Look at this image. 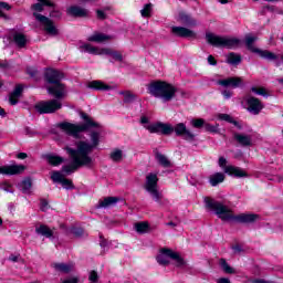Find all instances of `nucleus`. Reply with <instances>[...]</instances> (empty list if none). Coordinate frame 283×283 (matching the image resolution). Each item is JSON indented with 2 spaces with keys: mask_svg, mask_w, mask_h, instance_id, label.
<instances>
[{
  "mask_svg": "<svg viewBox=\"0 0 283 283\" xmlns=\"http://www.w3.org/2000/svg\"><path fill=\"white\" fill-rule=\"evenodd\" d=\"M190 123L196 129H200V127H205L206 125V122L202 118L192 119Z\"/></svg>",
  "mask_w": 283,
  "mask_h": 283,
  "instance_id": "79ce46f5",
  "label": "nucleus"
},
{
  "mask_svg": "<svg viewBox=\"0 0 283 283\" xmlns=\"http://www.w3.org/2000/svg\"><path fill=\"white\" fill-rule=\"evenodd\" d=\"M156 159H157V161L159 163V165H161V167H166V168L171 167V161H169V159L167 158V156H165V155L158 153V154L156 155Z\"/></svg>",
  "mask_w": 283,
  "mask_h": 283,
  "instance_id": "58836bf2",
  "label": "nucleus"
},
{
  "mask_svg": "<svg viewBox=\"0 0 283 283\" xmlns=\"http://www.w3.org/2000/svg\"><path fill=\"white\" fill-rule=\"evenodd\" d=\"M10 67V64L8 62H0V70H8Z\"/></svg>",
  "mask_w": 283,
  "mask_h": 283,
  "instance_id": "0e129e2a",
  "label": "nucleus"
},
{
  "mask_svg": "<svg viewBox=\"0 0 283 283\" xmlns=\"http://www.w3.org/2000/svg\"><path fill=\"white\" fill-rule=\"evenodd\" d=\"M256 41H258V36L251 35V34L245 35V46L250 52H253L254 54H259L261 59H270V60L277 59V56H275V53L269 50H260L255 48L253 43H255Z\"/></svg>",
  "mask_w": 283,
  "mask_h": 283,
  "instance_id": "1a4fd4ad",
  "label": "nucleus"
},
{
  "mask_svg": "<svg viewBox=\"0 0 283 283\" xmlns=\"http://www.w3.org/2000/svg\"><path fill=\"white\" fill-rule=\"evenodd\" d=\"M232 250L234 251V253H242V245H233L232 247Z\"/></svg>",
  "mask_w": 283,
  "mask_h": 283,
  "instance_id": "052dcab7",
  "label": "nucleus"
},
{
  "mask_svg": "<svg viewBox=\"0 0 283 283\" xmlns=\"http://www.w3.org/2000/svg\"><path fill=\"white\" fill-rule=\"evenodd\" d=\"M144 189L150 193L155 202H160L163 200V195L158 191V175L150 172L146 176V182Z\"/></svg>",
  "mask_w": 283,
  "mask_h": 283,
  "instance_id": "6e6552de",
  "label": "nucleus"
},
{
  "mask_svg": "<svg viewBox=\"0 0 283 283\" xmlns=\"http://www.w3.org/2000/svg\"><path fill=\"white\" fill-rule=\"evenodd\" d=\"M53 266L55 271H60V273H70V271L74 269L73 264H65V263H55Z\"/></svg>",
  "mask_w": 283,
  "mask_h": 283,
  "instance_id": "c9c22d12",
  "label": "nucleus"
},
{
  "mask_svg": "<svg viewBox=\"0 0 283 283\" xmlns=\"http://www.w3.org/2000/svg\"><path fill=\"white\" fill-rule=\"evenodd\" d=\"M63 174H61L60 171H53L51 175V179L53 180V182H62L63 181Z\"/></svg>",
  "mask_w": 283,
  "mask_h": 283,
  "instance_id": "37998d69",
  "label": "nucleus"
},
{
  "mask_svg": "<svg viewBox=\"0 0 283 283\" xmlns=\"http://www.w3.org/2000/svg\"><path fill=\"white\" fill-rule=\"evenodd\" d=\"M179 21L184 25H198V22L191 15L185 13V11L179 12Z\"/></svg>",
  "mask_w": 283,
  "mask_h": 283,
  "instance_id": "cd10ccee",
  "label": "nucleus"
},
{
  "mask_svg": "<svg viewBox=\"0 0 283 283\" xmlns=\"http://www.w3.org/2000/svg\"><path fill=\"white\" fill-rule=\"evenodd\" d=\"M251 92H253L254 94H258L259 96H268L266 88H264V87L258 88V87L253 86L251 88Z\"/></svg>",
  "mask_w": 283,
  "mask_h": 283,
  "instance_id": "c03bdc74",
  "label": "nucleus"
},
{
  "mask_svg": "<svg viewBox=\"0 0 283 283\" xmlns=\"http://www.w3.org/2000/svg\"><path fill=\"white\" fill-rule=\"evenodd\" d=\"M248 112L258 116L264 109V104L258 97L250 96L247 98Z\"/></svg>",
  "mask_w": 283,
  "mask_h": 283,
  "instance_id": "ddd939ff",
  "label": "nucleus"
},
{
  "mask_svg": "<svg viewBox=\"0 0 283 283\" xmlns=\"http://www.w3.org/2000/svg\"><path fill=\"white\" fill-rule=\"evenodd\" d=\"M50 17H51L52 19H61V11H59V10H52V11L50 12Z\"/></svg>",
  "mask_w": 283,
  "mask_h": 283,
  "instance_id": "603ef678",
  "label": "nucleus"
},
{
  "mask_svg": "<svg viewBox=\"0 0 283 283\" xmlns=\"http://www.w3.org/2000/svg\"><path fill=\"white\" fill-rule=\"evenodd\" d=\"M205 203L207 209H210V211H214L218 218L223 221L233 220L234 222H240L241 224H252V222L260 220V216L255 213H241L238 216H233V212L229 207L209 197L205 198Z\"/></svg>",
  "mask_w": 283,
  "mask_h": 283,
  "instance_id": "f03ea898",
  "label": "nucleus"
},
{
  "mask_svg": "<svg viewBox=\"0 0 283 283\" xmlns=\"http://www.w3.org/2000/svg\"><path fill=\"white\" fill-rule=\"evenodd\" d=\"M25 166L23 165H11L0 167V174L4 176H15L17 174H23Z\"/></svg>",
  "mask_w": 283,
  "mask_h": 283,
  "instance_id": "dca6fc26",
  "label": "nucleus"
},
{
  "mask_svg": "<svg viewBox=\"0 0 283 283\" xmlns=\"http://www.w3.org/2000/svg\"><path fill=\"white\" fill-rule=\"evenodd\" d=\"M203 127H205L206 132H210L211 134H218V125L213 126L209 123H206Z\"/></svg>",
  "mask_w": 283,
  "mask_h": 283,
  "instance_id": "a18cd8bd",
  "label": "nucleus"
},
{
  "mask_svg": "<svg viewBox=\"0 0 283 283\" xmlns=\"http://www.w3.org/2000/svg\"><path fill=\"white\" fill-rule=\"evenodd\" d=\"M88 87L91 90H99L102 92H109V90H113V87L111 85H107L101 81H93V82L88 83Z\"/></svg>",
  "mask_w": 283,
  "mask_h": 283,
  "instance_id": "393cba45",
  "label": "nucleus"
},
{
  "mask_svg": "<svg viewBox=\"0 0 283 283\" xmlns=\"http://www.w3.org/2000/svg\"><path fill=\"white\" fill-rule=\"evenodd\" d=\"M22 94H23V86L21 84H18L13 90V92L9 95L10 105H17Z\"/></svg>",
  "mask_w": 283,
  "mask_h": 283,
  "instance_id": "412c9836",
  "label": "nucleus"
},
{
  "mask_svg": "<svg viewBox=\"0 0 283 283\" xmlns=\"http://www.w3.org/2000/svg\"><path fill=\"white\" fill-rule=\"evenodd\" d=\"M0 8L2 10H12V7H10V4H8L7 2H0Z\"/></svg>",
  "mask_w": 283,
  "mask_h": 283,
  "instance_id": "4d7b16f0",
  "label": "nucleus"
},
{
  "mask_svg": "<svg viewBox=\"0 0 283 283\" xmlns=\"http://www.w3.org/2000/svg\"><path fill=\"white\" fill-rule=\"evenodd\" d=\"M48 208L49 203L45 200H42L40 206L41 211H48Z\"/></svg>",
  "mask_w": 283,
  "mask_h": 283,
  "instance_id": "6e6d98bb",
  "label": "nucleus"
},
{
  "mask_svg": "<svg viewBox=\"0 0 283 283\" xmlns=\"http://www.w3.org/2000/svg\"><path fill=\"white\" fill-rule=\"evenodd\" d=\"M217 85H221V87H232L235 90L242 85V77H228L224 80L217 81Z\"/></svg>",
  "mask_w": 283,
  "mask_h": 283,
  "instance_id": "a211bd4d",
  "label": "nucleus"
},
{
  "mask_svg": "<svg viewBox=\"0 0 283 283\" xmlns=\"http://www.w3.org/2000/svg\"><path fill=\"white\" fill-rule=\"evenodd\" d=\"M62 283H78V279L77 277L66 279Z\"/></svg>",
  "mask_w": 283,
  "mask_h": 283,
  "instance_id": "bf43d9fd",
  "label": "nucleus"
},
{
  "mask_svg": "<svg viewBox=\"0 0 283 283\" xmlns=\"http://www.w3.org/2000/svg\"><path fill=\"white\" fill-rule=\"evenodd\" d=\"M168 251H171V250H169V249H161L160 254L157 255V262L161 266H169V258H171V256L169 255Z\"/></svg>",
  "mask_w": 283,
  "mask_h": 283,
  "instance_id": "5701e85b",
  "label": "nucleus"
},
{
  "mask_svg": "<svg viewBox=\"0 0 283 283\" xmlns=\"http://www.w3.org/2000/svg\"><path fill=\"white\" fill-rule=\"evenodd\" d=\"M81 118L85 122L84 124H72V123H61L59 124L60 129L69 134V136H73V138H78V135L82 132H90V129H101V124L94 122L92 117H90L85 113H81Z\"/></svg>",
  "mask_w": 283,
  "mask_h": 283,
  "instance_id": "39448f33",
  "label": "nucleus"
},
{
  "mask_svg": "<svg viewBox=\"0 0 283 283\" xmlns=\"http://www.w3.org/2000/svg\"><path fill=\"white\" fill-rule=\"evenodd\" d=\"M275 59H273V60H270V59H266V61H279V59H280V61H282V63H283V53L282 54H275Z\"/></svg>",
  "mask_w": 283,
  "mask_h": 283,
  "instance_id": "680f3d73",
  "label": "nucleus"
},
{
  "mask_svg": "<svg viewBox=\"0 0 283 283\" xmlns=\"http://www.w3.org/2000/svg\"><path fill=\"white\" fill-rule=\"evenodd\" d=\"M224 174L222 172H217L212 176H210L209 181L211 187H218V185H220V182H224Z\"/></svg>",
  "mask_w": 283,
  "mask_h": 283,
  "instance_id": "7c9ffc66",
  "label": "nucleus"
},
{
  "mask_svg": "<svg viewBox=\"0 0 283 283\" xmlns=\"http://www.w3.org/2000/svg\"><path fill=\"white\" fill-rule=\"evenodd\" d=\"M27 72L32 78L39 76V71L34 67L27 69Z\"/></svg>",
  "mask_w": 283,
  "mask_h": 283,
  "instance_id": "3c124183",
  "label": "nucleus"
},
{
  "mask_svg": "<svg viewBox=\"0 0 283 283\" xmlns=\"http://www.w3.org/2000/svg\"><path fill=\"white\" fill-rule=\"evenodd\" d=\"M20 190L22 193H30V189H32V180L24 179L20 185Z\"/></svg>",
  "mask_w": 283,
  "mask_h": 283,
  "instance_id": "ea45409f",
  "label": "nucleus"
},
{
  "mask_svg": "<svg viewBox=\"0 0 283 283\" xmlns=\"http://www.w3.org/2000/svg\"><path fill=\"white\" fill-rule=\"evenodd\" d=\"M148 92L151 96L161 98L165 103H169L176 96V87L161 81L151 82L148 86Z\"/></svg>",
  "mask_w": 283,
  "mask_h": 283,
  "instance_id": "423d86ee",
  "label": "nucleus"
},
{
  "mask_svg": "<svg viewBox=\"0 0 283 283\" xmlns=\"http://www.w3.org/2000/svg\"><path fill=\"white\" fill-rule=\"evenodd\" d=\"M222 96L226 98V99H229L233 96V92L229 91V90H224L221 92Z\"/></svg>",
  "mask_w": 283,
  "mask_h": 283,
  "instance_id": "864d4df0",
  "label": "nucleus"
},
{
  "mask_svg": "<svg viewBox=\"0 0 283 283\" xmlns=\"http://www.w3.org/2000/svg\"><path fill=\"white\" fill-rule=\"evenodd\" d=\"M17 158H19L20 160H25V158H28V154L25 153H19Z\"/></svg>",
  "mask_w": 283,
  "mask_h": 283,
  "instance_id": "e2e57ef3",
  "label": "nucleus"
},
{
  "mask_svg": "<svg viewBox=\"0 0 283 283\" xmlns=\"http://www.w3.org/2000/svg\"><path fill=\"white\" fill-rule=\"evenodd\" d=\"M99 138L101 133L92 132V144H88L86 142H78L77 149L66 148V151L71 156L73 164L63 166L62 171H64V174H73V171L81 169V167H92L93 160L92 157H90V154H92L94 147H98Z\"/></svg>",
  "mask_w": 283,
  "mask_h": 283,
  "instance_id": "f257e3e1",
  "label": "nucleus"
},
{
  "mask_svg": "<svg viewBox=\"0 0 283 283\" xmlns=\"http://www.w3.org/2000/svg\"><path fill=\"white\" fill-rule=\"evenodd\" d=\"M219 118L220 120H226L227 123H233L234 125L238 124L229 114H220Z\"/></svg>",
  "mask_w": 283,
  "mask_h": 283,
  "instance_id": "de8ad7c7",
  "label": "nucleus"
},
{
  "mask_svg": "<svg viewBox=\"0 0 283 283\" xmlns=\"http://www.w3.org/2000/svg\"><path fill=\"white\" fill-rule=\"evenodd\" d=\"M80 50L81 52H87L88 54L103 56V49L93 46L92 44H88V43L80 45Z\"/></svg>",
  "mask_w": 283,
  "mask_h": 283,
  "instance_id": "4be33fe9",
  "label": "nucleus"
},
{
  "mask_svg": "<svg viewBox=\"0 0 283 283\" xmlns=\"http://www.w3.org/2000/svg\"><path fill=\"white\" fill-rule=\"evenodd\" d=\"M70 17L84 18L90 15V11L80 6H72L67 9Z\"/></svg>",
  "mask_w": 283,
  "mask_h": 283,
  "instance_id": "6ab92c4d",
  "label": "nucleus"
},
{
  "mask_svg": "<svg viewBox=\"0 0 283 283\" xmlns=\"http://www.w3.org/2000/svg\"><path fill=\"white\" fill-rule=\"evenodd\" d=\"M233 138L241 147H253V137L251 135L234 133Z\"/></svg>",
  "mask_w": 283,
  "mask_h": 283,
  "instance_id": "f3484780",
  "label": "nucleus"
},
{
  "mask_svg": "<svg viewBox=\"0 0 283 283\" xmlns=\"http://www.w3.org/2000/svg\"><path fill=\"white\" fill-rule=\"evenodd\" d=\"M109 158H111V160H113V163H122L123 161V150L114 149L109 154Z\"/></svg>",
  "mask_w": 283,
  "mask_h": 283,
  "instance_id": "4c0bfd02",
  "label": "nucleus"
},
{
  "mask_svg": "<svg viewBox=\"0 0 283 283\" xmlns=\"http://www.w3.org/2000/svg\"><path fill=\"white\" fill-rule=\"evenodd\" d=\"M71 232L73 233V235L75 238H81L83 235V233H84L82 228H72Z\"/></svg>",
  "mask_w": 283,
  "mask_h": 283,
  "instance_id": "8fccbe9b",
  "label": "nucleus"
},
{
  "mask_svg": "<svg viewBox=\"0 0 283 283\" xmlns=\"http://www.w3.org/2000/svg\"><path fill=\"white\" fill-rule=\"evenodd\" d=\"M64 189H74V185L72 184V180L66 179L65 177L62 179V182H60Z\"/></svg>",
  "mask_w": 283,
  "mask_h": 283,
  "instance_id": "49530a36",
  "label": "nucleus"
},
{
  "mask_svg": "<svg viewBox=\"0 0 283 283\" xmlns=\"http://www.w3.org/2000/svg\"><path fill=\"white\" fill-rule=\"evenodd\" d=\"M118 197H106L103 200L98 201L97 209H108V207H114L119 202Z\"/></svg>",
  "mask_w": 283,
  "mask_h": 283,
  "instance_id": "aec40b11",
  "label": "nucleus"
},
{
  "mask_svg": "<svg viewBox=\"0 0 283 283\" xmlns=\"http://www.w3.org/2000/svg\"><path fill=\"white\" fill-rule=\"evenodd\" d=\"M102 55L112 56V59H114V61H119V62L123 61V54L120 52L114 51L108 48L102 49Z\"/></svg>",
  "mask_w": 283,
  "mask_h": 283,
  "instance_id": "a878e982",
  "label": "nucleus"
},
{
  "mask_svg": "<svg viewBox=\"0 0 283 283\" xmlns=\"http://www.w3.org/2000/svg\"><path fill=\"white\" fill-rule=\"evenodd\" d=\"M48 94L54 96L56 99L43 101L35 105V109L39 114H54L63 107L60 98H65V84L59 82L52 86H48Z\"/></svg>",
  "mask_w": 283,
  "mask_h": 283,
  "instance_id": "7ed1b4c3",
  "label": "nucleus"
},
{
  "mask_svg": "<svg viewBox=\"0 0 283 283\" xmlns=\"http://www.w3.org/2000/svg\"><path fill=\"white\" fill-rule=\"evenodd\" d=\"M35 233H38V235H44V238H52V235H54V230L45 224H41L35 228Z\"/></svg>",
  "mask_w": 283,
  "mask_h": 283,
  "instance_id": "bb28decb",
  "label": "nucleus"
},
{
  "mask_svg": "<svg viewBox=\"0 0 283 283\" xmlns=\"http://www.w3.org/2000/svg\"><path fill=\"white\" fill-rule=\"evenodd\" d=\"M97 19H101L102 21L105 20L107 17L105 15V11L103 10H97L96 11Z\"/></svg>",
  "mask_w": 283,
  "mask_h": 283,
  "instance_id": "5fc2aeb1",
  "label": "nucleus"
},
{
  "mask_svg": "<svg viewBox=\"0 0 283 283\" xmlns=\"http://www.w3.org/2000/svg\"><path fill=\"white\" fill-rule=\"evenodd\" d=\"M207 43L214 48H227L228 50H234L240 46V39L233 36H220L214 33H206Z\"/></svg>",
  "mask_w": 283,
  "mask_h": 283,
  "instance_id": "0eeeda50",
  "label": "nucleus"
},
{
  "mask_svg": "<svg viewBox=\"0 0 283 283\" xmlns=\"http://www.w3.org/2000/svg\"><path fill=\"white\" fill-rule=\"evenodd\" d=\"M219 167L223 169L224 174H228V176H234V178H247V171L240 167H235L233 165L227 166V158L220 157L219 158Z\"/></svg>",
  "mask_w": 283,
  "mask_h": 283,
  "instance_id": "9d476101",
  "label": "nucleus"
},
{
  "mask_svg": "<svg viewBox=\"0 0 283 283\" xmlns=\"http://www.w3.org/2000/svg\"><path fill=\"white\" fill-rule=\"evenodd\" d=\"M140 123H142V125H147V123H149V118L147 116H143L140 118Z\"/></svg>",
  "mask_w": 283,
  "mask_h": 283,
  "instance_id": "69168bd1",
  "label": "nucleus"
},
{
  "mask_svg": "<svg viewBox=\"0 0 283 283\" xmlns=\"http://www.w3.org/2000/svg\"><path fill=\"white\" fill-rule=\"evenodd\" d=\"M150 134H163L164 136H169V134H174V126L170 124H165L163 122L154 123L145 126Z\"/></svg>",
  "mask_w": 283,
  "mask_h": 283,
  "instance_id": "9b49d317",
  "label": "nucleus"
},
{
  "mask_svg": "<svg viewBox=\"0 0 283 283\" xmlns=\"http://www.w3.org/2000/svg\"><path fill=\"white\" fill-rule=\"evenodd\" d=\"M112 40V36L105 34V33H94L88 38V41L93 43H105V41Z\"/></svg>",
  "mask_w": 283,
  "mask_h": 283,
  "instance_id": "c85d7f7f",
  "label": "nucleus"
},
{
  "mask_svg": "<svg viewBox=\"0 0 283 283\" xmlns=\"http://www.w3.org/2000/svg\"><path fill=\"white\" fill-rule=\"evenodd\" d=\"M63 78H65V75L61 71L50 69L45 72V81L50 85L61 83Z\"/></svg>",
  "mask_w": 283,
  "mask_h": 283,
  "instance_id": "2eb2a0df",
  "label": "nucleus"
},
{
  "mask_svg": "<svg viewBox=\"0 0 283 283\" xmlns=\"http://www.w3.org/2000/svg\"><path fill=\"white\" fill-rule=\"evenodd\" d=\"M38 1L40 2L31 6V10H33V17L39 21V23H41V25H43L48 34H50L51 36H56L59 34V29H56V25H54V22L50 18L38 13V12H43V10H45V6L46 8H54V2L50 0H38Z\"/></svg>",
  "mask_w": 283,
  "mask_h": 283,
  "instance_id": "20e7f679",
  "label": "nucleus"
},
{
  "mask_svg": "<svg viewBox=\"0 0 283 283\" xmlns=\"http://www.w3.org/2000/svg\"><path fill=\"white\" fill-rule=\"evenodd\" d=\"M134 229L139 234L149 233V223L148 222H137L134 224Z\"/></svg>",
  "mask_w": 283,
  "mask_h": 283,
  "instance_id": "473e14b6",
  "label": "nucleus"
},
{
  "mask_svg": "<svg viewBox=\"0 0 283 283\" xmlns=\"http://www.w3.org/2000/svg\"><path fill=\"white\" fill-rule=\"evenodd\" d=\"M12 39L18 48H24L28 44V38L21 32H14Z\"/></svg>",
  "mask_w": 283,
  "mask_h": 283,
  "instance_id": "b1692460",
  "label": "nucleus"
},
{
  "mask_svg": "<svg viewBox=\"0 0 283 283\" xmlns=\"http://www.w3.org/2000/svg\"><path fill=\"white\" fill-rule=\"evenodd\" d=\"M208 63L210 65H217L218 64V62L216 61V57H213V55L208 56Z\"/></svg>",
  "mask_w": 283,
  "mask_h": 283,
  "instance_id": "13d9d810",
  "label": "nucleus"
},
{
  "mask_svg": "<svg viewBox=\"0 0 283 283\" xmlns=\"http://www.w3.org/2000/svg\"><path fill=\"white\" fill-rule=\"evenodd\" d=\"M151 12H154V4L146 3L143 9L140 10V15L144 19H149L151 17Z\"/></svg>",
  "mask_w": 283,
  "mask_h": 283,
  "instance_id": "e433bc0d",
  "label": "nucleus"
},
{
  "mask_svg": "<svg viewBox=\"0 0 283 283\" xmlns=\"http://www.w3.org/2000/svg\"><path fill=\"white\" fill-rule=\"evenodd\" d=\"M120 96H124V103H134L138 96L134 94L132 91H120L119 92Z\"/></svg>",
  "mask_w": 283,
  "mask_h": 283,
  "instance_id": "72a5a7b5",
  "label": "nucleus"
},
{
  "mask_svg": "<svg viewBox=\"0 0 283 283\" xmlns=\"http://www.w3.org/2000/svg\"><path fill=\"white\" fill-rule=\"evenodd\" d=\"M167 253L171 260H176V266H178V269H182V266H185V264H187L185 262V259L180 258L179 253H176L174 251H168Z\"/></svg>",
  "mask_w": 283,
  "mask_h": 283,
  "instance_id": "2f4dec72",
  "label": "nucleus"
},
{
  "mask_svg": "<svg viewBox=\"0 0 283 283\" xmlns=\"http://www.w3.org/2000/svg\"><path fill=\"white\" fill-rule=\"evenodd\" d=\"M219 264L221 269L224 271V273H228L230 275L235 273V270H233V268H231L229 263H227V260L220 259Z\"/></svg>",
  "mask_w": 283,
  "mask_h": 283,
  "instance_id": "a19ab883",
  "label": "nucleus"
},
{
  "mask_svg": "<svg viewBox=\"0 0 283 283\" xmlns=\"http://www.w3.org/2000/svg\"><path fill=\"white\" fill-rule=\"evenodd\" d=\"M252 283H269V281H264L260 279V280H253Z\"/></svg>",
  "mask_w": 283,
  "mask_h": 283,
  "instance_id": "774afa93",
  "label": "nucleus"
},
{
  "mask_svg": "<svg viewBox=\"0 0 283 283\" xmlns=\"http://www.w3.org/2000/svg\"><path fill=\"white\" fill-rule=\"evenodd\" d=\"M172 132H175L176 136H181L184 140H195L196 135L187 128L185 123H179L175 127H172Z\"/></svg>",
  "mask_w": 283,
  "mask_h": 283,
  "instance_id": "f8f14e48",
  "label": "nucleus"
},
{
  "mask_svg": "<svg viewBox=\"0 0 283 283\" xmlns=\"http://www.w3.org/2000/svg\"><path fill=\"white\" fill-rule=\"evenodd\" d=\"M45 159L48 160L49 165H52L53 167H59V165H62V163L65 161L63 157L56 155H46Z\"/></svg>",
  "mask_w": 283,
  "mask_h": 283,
  "instance_id": "c756f323",
  "label": "nucleus"
},
{
  "mask_svg": "<svg viewBox=\"0 0 283 283\" xmlns=\"http://www.w3.org/2000/svg\"><path fill=\"white\" fill-rule=\"evenodd\" d=\"M171 34L181 39H196V36H198L195 31L185 27H172Z\"/></svg>",
  "mask_w": 283,
  "mask_h": 283,
  "instance_id": "4468645a",
  "label": "nucleus"
},
{
  "mask_svg": "<svg viewBox=\"0 0 283 283\" xmlns=\"http://www.w3.org/2000/svg\"><path fill=\"white\" fill-rule=\"evenodd\" d=\"M88 280L91 283H97L98 282V273L96 271H91Z\"/></svg>",
  "mask_w": 283,
  "mask_h": 283,
  "instance_id": "09e8293b",
  "label": "nucleus"
},
{
  "mask_svg": "<svg viewBox=\"0 0 283 283\" xmlns=\"http://www.w3.org/2000/svg\"><path fill=\"white\" fill-rule=\"evenodd\" d=\"M227 63L230 65H240V63H242V56H240V54L230 53L227 55Z\"/></svg>",
  "mask_w": 283,
  "mask_h": 283,
  "instance_id": "f704fd0d",
  "label": "nucleus"
},
{
  "mask_svg": "<svg viewBox=\"0 0 283 283\" xmlns=\"http://www.w3.org/2000/svg\"><path fill=\"white\" fill-rule=\"evenodd\" d=\"M217 283H231V281H230L229 279L222 277V279H219V280L217 281Z\"/></svg>",
  "mask_w": 283,
  "mask_h": 283,
  "instance_id": "338daca9",
  "label": "nucleus"
}]
</instances>
